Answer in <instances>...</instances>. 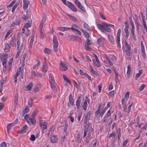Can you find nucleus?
Wrapping results in <instances>:
<instances>
[{
	"instance_id": "1",
	"label": "nucleus",
	"mask_w": 147,
	"mask_h": 147,
	"mask_svg": "<svg viewBox=\"0 0 147 147\" xmlns=\"http://www.w3.org/2000/svg\"><path fill=\"white\" fill-rule=\"evenodd\" d=\"M63 3L65 5L67 6L71 10L74 12H77V10L74 5L68 1L67 3L66 0H61Z\"/></svg>"
},
{
	"instance_id": "2",
	"label": "nucleus",
	"mask_w": 147,
	"mask_h": 147,
	"mask_svg": "<svg viewBox=\"0 0 147 147\" xmlns=\"http://www.w3.org/2000/svg\"><path fill=\"white\" fill-rule=\"evenodd\" d=\"M53 47L55 52L57 53L58 51V42L57 41V38L56 35H54L53 36Z\"/></svg>"
},
{
	"instance_id": "3",
	"label": "nucleus",
	"mask_w": 147,
	"mask_h": 147,
	"mask_svg": "<svg viewBox=\"0 0 147 147\" xmlns=\"http://www.w3.org/2000/svg\"><path fill=\"white\" fill-rule=\"evenodd\" d=\"M121 33V30L120 28H119L116 37V42H117V44L118 45L119 48H121V46L120 43V36Z\"/></svg>"
},
{
	"instance_id": "4",
	"label": "nucleus",
	"mask_w": 147,
	"mask_h": 147,
	"mask_svg": "<svg viewBox=\"0 0 147 147\" xmlns=\"http://www.w3.org/2000/svg\"><path fill=\"white\" fill-rule=\"evenodd\" d=\"M75 4L81 10L84 12L86 11V10L84 8V6H83L80 3L78 0H75Z\"/></svg>"
},
{
	"instance_id": "5",
	"label": "nucleus",
	"mask_w": 147,
	"mask_h": 147,
	"mask_svg": "<svg viewBox=\"0 0 147 147\" xmlns=\"http://www.w3.org/2000/svg\"><path fill=\"white\" fill-rule=\"evenodd\" d=\"M60 70L63 71H65L68 69V66L64 62L61 61L60 62Z\"/></svg>"
},
{
	"instance_id": "6",
	"label": "nucleus",
	"mask_w": 147,
	"mask_h": 147,
	"mask_svg": "<svg viewBox=\"0 0 147 147\" xmlns=\"http://www.w3.org/2000/svg\"><path fill=\"white\" fill-rule=\"evenodd\" d=\"M47 123L46 122H42L40 124V126L42 128L43 133H45L47 131Z\"/></svg>"
},
{
	"instance_id": "7",
	"label": "nucleus",
	"mask_w": 147,
	"mask_h": 147,
	"mask_svg": "<svg viewBox=\"0 0 147 147\" xmlns=\"http://www.w3.org/2000/svg\"><path fill=\"white\" fill-rule=\"evenodd\" d=\"M91 113V111H89L85 115V117L84 119V124L87 123L89 119L90 115Z\"/></svg>"
},
{
	"instance_id": "8",
	"label": "nucleus",
	"mask_w": 147,
	"mask_h": 147,
	"mask_svg": "<svg viewBox=\"0 0 147 147\" xmlns=\"http://www.w3.org/2000/svg\"><path fill=\"white\" fill-rule=\"evenodd\" d=\"M27 129V127L26 125H25L21 129L19 130L18 133V134H20L22 133H24L25 132Z\"/></svg>"
},
{
	"instance_id": "9",
	"label": "nucleus",
	"mask_w": 147,
	"mask_h": 147,
	"mask_svg": "<svg viewBox=\"0 0 147 147\" xmlns=\"http://www.w3.org/2000/svg\"><path fill=\"white\" fill-rule=\"evenodd\" d=\"M16 41L17 45V49H18L20 48L21 47L20 46L21 45L20 37L19 35H17V36ZM20 46H21V45Z\"/></svg>"
},
{
	"instance_id": "10",
	"label": "nucleus",
	"mask_w": 147,
	"mask_h": 147,
	"mask_svg": "<svg viewBox=\"0 0 147 147\" xmlns=\"http://www.w3.org/2000/svg\"><path fill=\"white\" fill-rule=\"evenodd\" d=\"M58 139L56 136H53L51 138V142L52 143H55L57 142Z\"/></svg>"
},
{
	"instance_id": "11",
	"label": "nucleus",
	"mask_w": 147,
	"mask_h": 147,
	"mask_svg": "<svg viewBox=\"0 0 147 147\" xmlns=\"http://www.w3.org/2000/svg\"><path fill=\"white\" fill-rule=\"evenodd\" d=\"M81 97L80 96H79L78 97L76 101V104L78 109H79L80 107V105L81 102Z\"/></svg>"
},
{
	"instance_id": "12",
	"label": "nucleus",
	"mask_w": 147,
	"mask_h": 147,
	"mask_svg": "<svg viewBox=\"0 0 147 147\" xmlns=\"http://www.w3.org/2000/svg\"><path fill=\"white\" fill-rule=\"evenodd\" d=\"M18 93H16L15 94L14 104V106L15 107H16L18 105Z\"/></svg>"
},
{
	"instance_id": "13",
	"label": "nucleus",
	"mask_w": 147,
	"mask_h": 147,
	"mask_svg": "<svg viewBox=\"0 0 147 147\" xmlns=\"http://www.w3.org/2000/svg\"><path fill=\"white\" fill-rule=\"evenodd\" d=\"M77 37L75 35H69L67 37V39L68 40L74 41L77 39Z\"/></svg>"
},
{
	"instance_id": "14",
	"label": "nucleus",
	"mask_w": 147,
	"mask_h": 147,
	"mask_svg": "<svg viewBox=\"0 0 147 147\" xmlns=\"http://www.w3.org/2000/svg\"><path fill=\"white\" fill-rule=\"evenodd\" d=\"M23 8L24 9H26L28 7L29 2L28 0H24Z\"/></svg>"
},
{
	"instance_id": "15",
	"label": "nucleus",
	"mask_w": 147,
	"mask_h": 147,
	"mask_svg": "<svg viewBox=\"0 0 147 147\" xmlns=\"http://www.w3.org/2000/svg\"><path fill=\"white\" fill-rule=\"evenodd\" d=\"M48 67L47 64L45 63H44L42 68V71L45 75L46 74L47 71L48 69Z\"/></svg>"
},
{
	"instance_id": "16",
	"label": "nucleus",
	"mask_w": 147,
	"mask_h": 147,
	"mask_svg": "<svg viewBox=\"0 0 147 147\" xmlns=\"http://www.w3.org/2000/svg\"><path fill=\"white\" fill-rule=\"evenodd\" d=\"M47 19V17L46 16H43L42 19L41 21V23L39 27L43 28L44 25V23L45 22Z\"/></svg>"
},
{
	"instance_id": "17",
	"label": "nucleus",
	"mask_w": 147,
	"mask_h": 147,
	"mask_svg": "<svg viewBox=\"0 0 147 147\" xmlns=\"http://www.w3.org/2000/svg\"><path fill=\"white\" fill-rule=\"evenodd\" d=\"M50 84L52 90L54 92H56L57 91V89L55 85V82L50 83Z\"/></svg>"
},
{
	"instance_id": "18",
	"label": "nucleus",
	"mask_w": 147,
	"mask_h": 147,
	"mask_svg": "<svg viewBox=\"0 0 147 147\" xmlns=\"http://www.w3.org/2000/svg\"><path fill=\"white\" fill-rule=\"evenodd\" d=\"M49 78L50 83L55 82L54 78L53 75L51 73L49 74Z\"/></svg>"
},
{
	"instance_id": "19",
	"label": "nucleus",
	"mask_w": 147,
	"mask_h": 147,
	"mask_svg": "<svg viewBox=\"0 0 147 147\" xmlns=\"http://www.w3.org/2000/svg\"><path fill=\"white\" fill-rule=\"evenodd\" d=\"M123 51L125 52L126 56L129 57V58L130 59L131 57V51L125 50H123Z\"/></svg>"
},
{
	"instance_id": "20",
	"label": "nucleus",
	"mask_w": 147,
	"mask_h": 147,
	"mask_svg": "<svg viewBox=\"0 0 147 147\" xmlns=\"http://www.w3.org/2000/svg\"><path fill=\"white\" fill-rule=\"evenodd\" d=\"M24 68L23 67H20L19 68V71L21 73V77L22 79L23 78V73Z\"/></svg>"
},
{
	"instance_id": "21",
	"label": "nucleus",
	"mask_w": 147,
	"mask_h": 147,
	"mask_svg": "<svg viewBox=\"0 0 147 147\" xmlns=\"http://www.w3.org/2000/svg\"><path fill=\"white\" fill-rule=\"evenodd\" d=\"M131 71V68L130 66L128 65L127 67V78H129L130 76V72Z\"/></svg>"
},
{
	"instance_id": "22",
	"label": "nucleus",
	"mask_w": 147,
	"mask_h": 147,
	"mask_svg": "<svg viewBox=\"0 0 147 147\" xmlns=\"http://www.w3.org/2000/svg\"><path fill=\"white\" fill-rule=\"evenodd\" d=\"M58 29L59 30L64 31L70 30V28L66 27H59L58 28Z\"/></svg>"
},
{
	"instance_id": "23",
	"label": "nucleus",
	"mask_w": 147,
	"mask_h": 147,
	"mask_svg": "<svg viewBox=\"0 0 147 147\" xmlns=\"http://www.w3.org/2000/svg\"><path fill=\"white\" fill-rule=\"evenodd\" d=\"M16 39L15 38H12L11 40L10 41L9 44L14 47L16 45Z\"/></svg>"
},
{
	"instance_id": "24",
	"label": "nucleus",
	"mask_w": 147,
	"mask_h": 147,
	"mask_svg": "<svg viewBox=\"0 0 147 147\" xmlns=\"http://www.w3.org/2000/svg\"><path fill=\"white\" fill-rule=\"evenodd\" d=\"M115 81L116 83V84H119V81L118 79V74H117L116 73V71H115Z\"/></svg>"
},
{
	"instance_id": "25",
	"label": "nucleus",
	"mask_w": 147,
	"mask_h": 147,
	"mask_svg": "<svg viewBox=\"0 0 147 147\" xmlns=\"http://www.w3.org/2000/svg\"><path fill=\"white\" fill-rule=\"evenodd\" d=\"M111 114V111L109 110L104 117V120L103 121L104 122H105L107 118L110 116Z\"/></svg>"
},
{
	"instance_id": "26",
	"label": "nucleus",
	"mask_w": 147,
	"mask_h": 147,
	"mask_svg": "<svg viewBox=\"0 0 147 147\" xmlns=\"http://www.w3.org/2000/svg\"><path fill=\"white\" fill-rule=\"evenodd\" d=\"M78 28V26H77L75 24H73L71 26V28H70V29L73 31H76Z\"/></svg>"
},
{
	"instance_id": "27",
	"label": "nucleus",
	"mask_w": 147,
	"mask_h": 147,
	"mask_svg": "<svg viewBox=\"0 0 147 147\" xmlns=\"http://www.w3.org/2000/svg\"><path fill=\"white\" fill-rule=\"evenodd\" d=\"M33 85L32 83L29 84L26 87V88L25 90H30L31 89Z\"/></svg>"
},
{
	"instance_id": "28",
	"label": "nucleus",
	"mask_w": 147,
	"mask_h": 147,
	"mask_svg": "<svg viewBox=\"0 0 147 147\" xmlns=\"http://www.w3.org/2000/svg\"><path fill=\"white\" fill-rule=\"evenodd\" d=\"M129 28H124V31L125 33V38L126 39L128 38L129 35V32L128 31Z\"/></svg>"
},
{
	"instance_id": "29",
	"label": "nucleus",
	"mask_w": 147,
	"mask_h": 147,
	"mask_svg": "<svg viewBox=\"0 0 147 147\" xmlns=\"http://www.w3.org/2000/svg\"><path fill=\"white\" fill-rule=\"evenodd\" d=\"M143 70L142 69H140L139 70V73H137L136 74L135 79L137 80L138 78L140 75H141L142 73Z\"/></svg>"
},
{
	"instance_id": "30",
	"label": "nucleus",
	"mask_w": 147,
	"mask_h": 147,
	"mask_svg": "<svg viewBox=\"0 0 147 147\" xmlns=\"http://www.w3.org/2000/svg\"><path fill=\"white\" fill-rule=\"evenodd\" d=\"M30 110L29 108H28V107L26 106V108L23 110L22 112V115H24L25 114L28 113Z\"/></svg>"
},
{
	"instance_id": "31",
	"label": "nucleus",
	"mask_w": 147,
	"mask_h": 147,
	"mask_svg": "<svg viewBox=\"0 0 147 147\" xmlns=\"http://www.w3.org/2000/svg\"><path fill=\"white\" fill-rule=\"evenodd\" d=\"M125 45L126 47V49H124V50H128L129 51H131V47L128 44L127 42L126 41H125Z\"/></svg>"
},
{
	"instance_id": "32",
	"label": "nucleus",
	"mask_w": 147,
	"mask_h": 147,
	"mask_svg": "<svg viewBox=\"0 0 147 147\" xmlns=\"http://www.w3.org/2000/svg\"><path fill=\"white\" fill-rule=\"evenodd\" d=\"M9 44L7 43L5 46V48L4 49V51L5 52H7L9 51Z\"/></svg>"
},
{
	"instance_id": "33",
	"label": "nucleus",
	"mask_w": 147,
	"mask_h": 147,
	"mask_svg": "<svg viewBox=\"0 0 147 147\" xmlns=\"http://www.w3.org/2000/svg\"><path fill=\"white\" fill-rule=\"evenodd\" d=\"M97 26L98 28L102 31L103 29H104L105 26H104V23H103V25L100 24H97Z\"/></svg>"
},
{
	"instance_id": "34",
	"label": "nucleus",
	"mask_w": 147,
	"mask_h": 147,
	"mask_svg": "<svg viewBox=\"0 0 147 147\" xmlns=\"http://www.w3.org/2000/svg\"><path fill=\"white\" fill-rule=\"evenodd\" d=\"M40 88V86L39 84L36 85L34 88V92L35 93L38 92Z\"/></svg>"
},
{
	"instance_id": "35",
	"label": "nucleus",
	"mask_w": 147,
	"mask_h": 147,
	"mask_svg": "<svg viewBox=\"0 0 147 147\" xmlns=\"http://www.w3.org/2000/svg\"><path fill=\"white\" fill-rule=\"evenodd\" d=\"M63 77L64 80L70 84L71 81L67 77V76L65 74L63 75Z\"/></svg>"
},
{
	"instance_id": "36",
	"label": "nucleus",
	"mask_w": 147,
	"mask_h": 147,
	"mask_svg": "<svg viewBox=\"0 0 147 147\" xmlns=\"http://www.w3.org/2000/svg\"><path fill=\"white\" fill-rule=\"evenodd\" d=\"M98 45L101 47L103 45V42L102 41V39L101 38H99L98 40Z\"/></svg>"
},
{
	"instance_id": "37",
	"label": "nucleus",
	"mask_w": 147,
	"mask_h": 147,
	"mask_svg": "<svg viewBox=\"0 0 147 147\" xmlns=\"http://www.w3.org/2000/svg\"><path fill=\"white\" fill-rule=\"evenodd\" d=\"M69 103H68V106L70 107L71 105H73L74 104L73 98H69Z\"/></svg>"
},
{
	"instance_id": "38",
	"label": "nucleus",
	"mask_w": 147,
	"mask_h": 147,
	"mask_svg": "<svg viewBox=\"0 0 147 147\" xmlns=\"http://www.w3.org/2000/svg\"><path fill=\"white\" fill-rule=\"evenodd\" d=\"M42 28L39 27L40 28V37L41 38H44V35L42 32Z\"/></svg>"
},
{
	"instance_id": "39",
	"label": "nucleus",
	"mask_w": 147,
	"mask_h": 147,
	"mask_svg": "<svg viewBox=\"0 0 147 147\" xmlns=\"http://www.w3.org/2000/svg\"><path fill=\"white\" fill-rule=\"evenodd\" d=\"M108 37L110 42L113 43L114 42V40L113 36L110 34L109 35Z\"/></svg>"
},
{
	"instance_id": "40",
	"label": "nucleus",
	"mask_w": 147,
	"mask_h": 147,
	"mask_svg": "<svg viewBox=\"0 0 147 147\" xmlns=\"http://www.w3.org/2000/svg\"><path fill=\"white\" fill-rule=\"evenodd\" d=\"M96 63H94V65L97 67H100L101 66L100 63L99 61V60L98 59L97 60H96Z\"/></svg>"
},
{
	"instance_id": "41",
	"label": "nucleus",
	"mask_w": 147,
	"mask_h": 147,
	"mask_svg": "<svg viewBox=\"0 0 147 147\" xmlns=\"http://www.w3.org/2000/svg\"><path fill=\"white\" fill-rule=\"evenodd\" d=\"M104 29L105 31L108 32H110L111 31V28L108 26L104 24Z\"/></svg>"
},
{
	"instance_id": "42",
	"label": "nucleus",
	"mask_w": 147,
	"mask_h": 147,
	"mask_svg": "<svg viewBox=\"0 0 147 147\" xmlns=\"http://www.w3.org/2000/svg\"><path fill=\"white\" fill-rule=\"evenodd\" d=\"M31 26V23L30 22L28 21L27 23L24 25V27L25 28H28L30 27Z\"/></svg>"
},
{
	"instance_id": "43",
	"label": "nucleus",
	"mask_w": 147,
	"mask_h": 147,
	"mask_svg": "<svg viewBox=\"0 0 147 147\" xmlns=\"http://www.w3.org/2000/svg\"><path fill=\"white\" fill-rule=\"evenodd\" d=\"M22 44L21 45V46L20 47V49H19L18 50V51H17V53L16 55V58H17L18 57V56L20 54V53H21V50L20 49H22Z\"/></svg>"
},
{
	"instance_id": "44",
	"label": "nucleus",
	"mask_w": 147,
	"mask_h": 147,
	"mask_svg": "<svg viewBox=\"0 0 147 147\" xmlns=\"http://www.w3.org/2000/svg\"><path fill=\"white\" fill-rule=\"evenodd\" d=\"M37 113L38 110L36 109H35L31 115L32 117H34L37 115Z\"/></svg>"
},
{
	"instance_id": "45",
	"label": "nucleus",
	"mask_w": 147,
	"mask_h": 147,
	"mask_svg": "<svg viewBox=\"0 0 147 147\" xmlns=\"http://www.w3.org/2000/svg\"><path fill=\"white\" fill-rule=\"evenodd\" d=\"M117 134H118V139H119L120 137L121 136V128H119L117 131Z\"/></svg>"
},
{
	"instance_id": "46",
	"label": "nucleus",
	"mask_w": 147,
	"mask_h": 147,
	"mask_svg": "<svg viewBox=\"0 0 147 147\" xmlns=\"http://www.w3.org/2000/svg\"><path fill=\"white\" fill-rule=\"evenodd\" d=\"M44 51L45 53L48 54H49L51 53V51L50 49L47 48H46L45 49Z\"/></svg>"
},
{
	"instance_id": "47",
	"label": "nucleus",
	"mask_w": 147,
	"mask_h": 147,
	"mask_svg": "<svg viewBox=\"0 0 147 147\" xmlns=\"http://www.w3.org/2000/svg\"><path fill=\"white\" fill-rule=\"evenodd\" d=\"M87 102V101L85 100L84 101L83 105L84 109L85 111H86L87 109L88 105Z\"/></svg>"
},
{
	"instance_id": "48",
	"label": "nucleus",
	"mask_w": 147,
	"mask_h": 147,
	"mask_svg": "<svg viewBox=\"0 0 147 147\" xmlns=\"http://www.w3.org/2000/svg\"><path fill=\"white\" fill-rule=\"evenodd\" d=\"M77 141L78 143H80L81 142V139L80 138V136L79 133H78L77 135Z\"/></svg>"
},
{
	"instance_id": "49",
	"label": "nucleus",
	"mask_w": 147,
	"mask_h": 147,
	"mask_svg": "<svg viewBox=\"0 0 147 147\" xmlns=\"http://www.w3.org/2000/svg\"><path fill=\"white\" fill-rule=\"evenodd\" d=\"M8 55L7 54H3V57L2 58V61H6Z\"/></svg>"
},
{
	"instance_id": "50",
	"label": "nucleus",
	"mask_w": 147,
	"mask_h": 147,
	"mask_svg": "<svg viewBox=\"0 0 147 147\" xmlns=\"http://www.w3.org/2000/svg\"><path fill=\"white\" fill-rule=\"evenodd\" d=\"M91 125V123L88 122V123H85L84 124V127L85 128V129H88V128Z\"/></svg>"
},
{
	"instance_id": "51",
	"label": "nucleus",
	"mask_w": 147,
	"mask_h": 147,
	"mask_svg": "<svg viewBox=\"0 0 147 147\" xmlns=\"http://www.w3.org/2000/svg\"><path fill=\"white\" fill-rule=\"evenodd\" d=\"M22 18L24 20H26L28 18V11L26 12V15H24L22 17Z\"/></svg>"
},
{
	"instance_id": "52",
	"label": "nucleus",
	"mask_w": 147,
	"mask_h": 147,
	"mask_svg": "<svg viewBox=\"0 0 147 147\" xmlns=\"http://www.w3.org/2000/svg\"><path fill=\"white\" fill-rule=\"evenodd\" d=\"M131 33L133 39L134 40L136 41L137 39L135 35L134 31H131Z\"/></svg>"
},
{
	"instance_id": "53",
	"label": "nucleus",
	"mask_w": 147,
	"mask_h": 147,
	"mask_svg": "<svg viewBox=\"0 0 147 147\" xmlns=\"http://www.w3.org/2000/svg\"><path fill=\"white\" fill-rule=\"evenodd\" d=\"M129 91H127L125 93L124 97L125 99L127 100L129 98Z\"/></svg>"
},
{
	"instance_id": "54",
	"label": "nucleus",
	"mask_w": 147,
	"mask_h": 147,
	"mask_svg": "<svg viewBox=\"0 0 147 147\" xmlns=\"http://www.w3.org/2000/svg\"><path fill=\"white\" fill-rule=\"evenodd\" d=\"M123 100H124L123 99H122V104L123 107L124 111V112H125V110L127 109V106L126 105V104L125 103H124V102H123Z\"/></svg>"
},
{
	"instance_id": "55",
	"label": "nucleus",
	"mask_w": 147,
	"mask_h": 147,
	"mask_svg": "<svg viewBox=\"0 0 147 147\" xmlns=\"http://www.w3.org/2000/svg\"><path fill=\"white\" fill-rule=\"evenodd\" d=\"M12 32V31L11 30H8L7 31L6 34L5 35V38H7L8 37V36H9V35Z\"/></svg>"
},
{
	"instance_id": "56",
	"label": "nucleus",
	"mask_w": 147,
	"mask_h": 147,
	"mask_svg": "<svg viewBox=\"0 0 147 147\" xmlns=\"http://www.w3.org/2000/svg\"><path fill=\"white\" fill-rule=\"evenodd\" d=\"M89 45H85V48L87 50L91 51V48L89 46Z\"/></svg>"
},
{
	"instance_id": "57",
	"label": "nucleus",
	"mask_w": 147,
	"mask_h": 147,
	"mask_svg": "<svg viewBox=\"0 0 147 147\" xmlns=\"http://www.w3.org/2000/svg\"><path fill=\"white\" fill-rule=\"evenodd\" d=\"M21 22V19H18L16 20V25H19Z\"/></svg>"
},
{
	"instance_id": "58",
	"label": "nucleus",
	"mask_w": 147,
	"mask_h": 147,
	"mask_svg": "<svg viewBox=\"0 0 147 147\" xmlns=\"http://www.w3.org/2000/svg\"><path fill=\"white\" fill-rule=\"evenodd\" d=\"M16 1L15 0H13L11 2L10 4L7 6V7H10L13 6V4L15 3Z\"/></svg>"
},
{
	"instance_id": "59",
	"label": "nucleus",
	"mask_w": 147,
	"mask_h": 147,
	"mask_svg": "<svg viewBox=\"0 0 147 147\" xmlns=\"http://www.w3.org/2000/svg\"><path fill=\"white\" fill-rule=\"evenodd\" d=\"M18 4L16 3L12 7L11 11L12 13H13L15 9L17 8L18 7Z\"/></svg>"
},
{
	"instance_id": "60",
	"label": "nucleus",
	"mask_w": 147,
	"mask_h": 147,
	"mask_svg": "<svg viewBox=\"0 0 147 147\" xmlns=\"http://www.w3.org/2000/svg\"><path fill=\"white\" fill-rule=\"evenodd\" d=\"M36 138L35 136L34 135H32L31 136V137L30 138V139L32 141H34L35 140Z\"/></svg>"
},
{
	"instance_id": "61",
	"label": "nucleus",
	"mask_w": 147,
	"mask_h": 147,
	"mask_svg": "<svg viewBox=\"0 0 147 147\" xmlns=\"http://www.w3.org/2000/svg\"><path fill=\"white\" fill-rule=\"evenodd\" d=\"M32 100L29 99L28 102V106L29 107H31L32 106Z\"/></svg>"
},
{
	"instance_id": "62",
	"label": "nucleus",
	"mask_w": 147,
	"mask_h": 147,
	"mask_svg": "<svg viewBox=\"0 0 147 147\" xmlns=\"http://www.w3.org/2000/svg\"><path fill=\"white\" fill-rule=\"evenodd\" d=\"M0 147H7L6 144L5 142H3L0 144Z\"/></svg>"
},
{
	"instance_id": "63",
	"label": "nucleus",
	"mask_w": 147,
	"mask_h": 147,
	"mask_svg": "<svg viewBox=\"0 0 147 147\" xmlns=\"http://www.w3.org/2000/svg\"><path fill=\"white\" fill-rule=\"evenodd\" d=\"M92 44L91 41L89 39H87L86 42L85 43V45H90Z\"/></svg>"
},
{
	"instance_id": "64",
	"label": "nucleus",
	"mask_w": 147,
	"mask_h": 147,
	"mask_svg": "<svg viewBox=\"0 0 147 147\" xmlns=\"http://www.w3.org/2000/svg\"><path fill=\"white\" fill-rule=\"evenodd\" d=\"M145 86V85L144 84H142V85L140 87L139 90L140 91H142L144 89Z\"/></svg>"
}]
</instances>
